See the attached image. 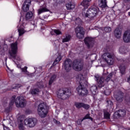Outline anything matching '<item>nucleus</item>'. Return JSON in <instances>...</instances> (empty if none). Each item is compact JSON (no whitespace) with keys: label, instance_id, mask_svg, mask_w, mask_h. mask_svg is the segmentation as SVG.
I'll return each instance as SVG.
<instances>
[{"label":"nucleus","instance_id":"obj_10","mask_svg":"<svg viewBox=\"0 0 130 130\" xmlns=\"http://www.w3.org/2000/svg\"><path fill=\"white\" fill-rule=\"evenodd\" d=\"M17 52H18V45L16 43L12 44L11 45V51L9 52L10 56L16 59Z\"/></svg>","mask_w":130,"mask_h":130},{"label":"nucleus","instance_id":"obj_27","mask_svg":"<svg viewBox=\"0 0 130 130\" xmlns=\"http://www.w3.org/2000/svg\"><path fill=\"white\" fill-rule=\"evenodd\" d=\"M60 60H61V57L59 56L55 59L52 65L55 66L56 64L58 63Z\"/></svg>","mask_w":130,"mask_h":130},{"label":"nucleus","instance_id":"obj_33","mask_svg":"<svg viewBox=\"0 0 130 130\" xmlns=\"http://www.w3.org/2000/svg\"><path fill=\"white\" fill-rule=\"evenodd\" d=\"M82 108H84L85 110H88L90 108V106L88 104L83 103Z\"/></svg>","mask_w":130,"mask_h":130},{"label":"nucleus","instance_id":"obj_38","mask_svg":"<svg viewBox=\"0 0 130 130\" xmlns=\"http://www.w3.org/2000/svg\"><path fill=\"white\" fill-rule=\"evenodd\" d=\"M54 32L56 34V35H61V31H60L58 29H54L53 30Z\"/></svg>","mask_w":130,"mask_h":130},{"label":"nucleus","instance_id":"obj_19","mask_svg":"<svg viewBox=\"0 0 130 130\" xmlns=\"http://www.w3.org/2000/svg\"><path fill=\"white\" fill-rule=\"evenodd\" d=\"M57 77V75L55 74H53L52 75L49 81V86H51V85H52V83H53L54 81H55V80H56Z\"/></svg>","mask_w":130,"mask_h":130},{"label":"nucleus","instance_id":"obj_13","mask_svg":"<svg viewBox=\"0 0 130 130\" xmlns=\"http://www.w3.org/2000/svg\"><path fill=\"white\" fill-rule=\"evenodd\" d=\"M94 78L98 84L99 88H102V87L104 86V78L100 77L98 75L95 76Z\"/></svg>","mask_w":130,"mask_h":130},{"label":"nucleus","instance_id":"obj_50","mask_svg":"<svg viewBox=\"0 0 130 130\" xmlns=\"http://www.w3.org/2000/svg\"><path fill=\"white\" fill-rule=\"evenodd\" d=\"M17 67L18 68V69H21V66L20 64H17Z\"/></svg>","mask_w":130,"mask_h":130},{"label":"nucleus","instance_id":"obj_52","mask_svg":"<svg viewBox=\"0 0 130 130\" xmlns=\"http://www.w3.org/2000/svg\"><path fill=\"white\" fill-rule=\"evenodd\" d=\"M128 16H130V12H128Z\"/></svg>","mask_w":130,"mask_h":130},{"label":"nucleus","instance_id":"obj_41","mask_svg":"<svg viewBox=\"0 0 130 130\" xmlns=\"http://www.w3.org/2000/svg\"><path fill=\"white\" fill-rule=\"evenodd\" d=\"M106 103H107L108 106H111V105L113 104L112 101L111 100H107Z\"/></svg>","mask_w":130,"mask_h":130},{"label":"nucleus","instance_id":"obj_30","mask_svg":"<svg viewBox=\"0 0 130 130\" xmlns=\"http://www.w3.org/2000/svg\"><path fill=\"white\" fill-rule=\"evenodd\" d=\"M90 91L91 93H96V91H97V86L95 85H92L90 88Z\"/></svg>","mask_w":130,"mask_h":130},{"label":"nucleus","instance_id":"obj_7","mask_svg":"<svg viewBox=\"0 0 130 130\" xmlns=\"http://www.w3.org/2000/svg\"><path fill=\"white\" fill-rule=\"evenodd\" d=\"M81 81L79 82L80 85L77 88V91L80 96H87L88 93V89L84 86V85L82 84Z\"/></svg>","mask_w":130,"mask_h":130},{"label":"nucleus","instance_id":"obj_12","mask_svg":"<svg viewBox=\"0 0 130 130\" xmlns=\"http://www.w3.org/2000/svg\"><path fill=\"white\" fill-rule=\"evenodd\" d=\"M84 41L85 45H86L88 48L93 47V45H94V39L87 37L85 38Z\"/></svg>","mask_w":130,"mask_h":130},{"label":"nucleus","instance_id":"obj_34","mask_svg":"<svg viewBox=\"0 0 130 130\" xmlns=\"http://www.w3.org/2000/svg\"><path fill=\"white\" fill-rule=\"evenodd\" d=\"M112 76H113V74L112 73H110L109 75H108L106 79V81L107 82H109L110 81L111 78H112Z\"/></svg>","mask_w":130,"mask_h":130},{"label":"nucleus","instance_id":"obj_28","mask_svg":"<svg viewBox=\"0 0 130 130\" xmlns=\"http://www.w3.org/2000/svg\"><path fill=\"white\" fill-rule=\"evenodd\" d=\"M45 12H48V9L46 8H43L42 9H39L38 14L39 15H40L41 14H42V13H44Z\"/></svg>","mask_w":130,"mask_h":130},{"label":"nucleus","instance_id":"obj_54","mask_svg":"<svg viewBox=\"0 0 130 130\" xmlns=\"http://www.w3.org/2000/svg\"><path fill=\"white\" fill-rule=\"evenodd\" d=\"M128 10H129V9H127V11Z\"/></svg>","mask_w":130,"mask_h":130},{"label":"nucleus","instance_id":"obj_20","mask_svg":"<svg viewBox=\"0 0 130 130\" xmlns=\"http://www.w3.org/2000/svg\"><path fill=\"white\" fill-rule=\"evenodd\" d=\"M22 85L19 84H13L11 87V88H8V91H11V90L15 89L17 90V89H19V88H21Z\"/></svg>","mask_w":130,"mask_h":130},{"label":"nucleus","instance_id":"obj_39","mask_svg":"<svg viewBox=\"0 0 130 130\" xmlns=\"http://www.w3.org/2000/svg\"><path fill=\"white\" fill-rule=\"evenodd\" d=\"M18 127L19 129L23 130L24 129V125H23V123H19L18 125Z\"/></svg>","mask_w":130,"mask_h":130},{"label":"nucleus","instance_id":"obj_21","mask_svg":"<svg viewBox=\"0 0 130 130\" xmlns=\"http://www.w3.org/2000/svg\"><path fill=\"white\" fill-rule=\"evenodd\" d=\"M33 17V13L31 11L28 12L26 13L25 15V20L26 21H28V20H30V19H32Z\"/></svg>","mask_w":130,"mask_h":130},{"label":"nucleus","instance_id":"obj_29","mask_svg":"<svg viewBox=\"0 0 130 130\" xmlns=\"http://www.w3.org/2000/svg\"><path fill=\"white\" fill-rule=\"evenodd\" d=\"M120 72L122 75H124L125 74V66H121L119 68Z\"/></svg>","mask_w":130,"mask_h":130},{"label":"nucleus","instance_id":"obj_14","mask_svg":"<svg viewBox=\"0 0 130 130\" xmlns=\"http://www.w3.org/2000/svg\"><path fill=\"white\" fill-rule=\"evenodd\" d=\"M30 5H31V1L26 0L25 2H24L22 7V11L24 12V13H26L29 11Z\"/></svg>","mask_w":130,"mask_h":130},{"label":"nucleus","instance_id":"obj_45","mask_svg":"<svg viewBox=\"0 0 130 130\" xmlns=\"http://www.w3.org/2000/svg\"><path fill=\"white\" fill-rule=\"evenodd\" d=\"M3 127L4 130H11L9 127L5 126V124H3Z\"/></svg>","mask_w":130,"mask_h":130},{"label":"nucleus","instance_id":"obj_23","mask_svg":"<svg viewBox=\"0 0 130 130\" xmlns=\"http://www.w3.org/2000/svg\"><path fill=\"white\" fill-rule=\"evenodd\" d=\"M99 2L102 4L101 8L103 9H105V8L107 7V2H106V0H99Z\"/></svg>","mask_w":130,"mask_h":130},{"label":"nucleus","instance_id":"obj_22","mask_svg":"<svg viewBox=\"0 0 130 130\" xmlns=\"http://www.w3.org/2000/svg\"><path fill=\"white\" fill-rule=\"evenodd\" d=\"M66 8L68 10H73V9H75V5L72 4V3L69 2V3L66 4Z\"/></svg>","mask_w":130,"mask_h":130},{"label":"nucleus","instance_id":"obj_47","mask_svg":"<svg viewBox=\"0 0 130 130\" xmlns=\"http://www.w3.org/2000/svg\"><path fill=\"white\" fill-rule=\"evenodd\" d=\"M127 83H129V82H130V76H129V77L127 78Z\"/></svg>","mask_w":130,"mask_h":130},{"label":"nucleus","instance_id":"obj_48","mask_svg":"<svg viewBox=\"0 0 130 130\" xmlns=\"http://www.w3.org/2000/svg\"><path fill=\"white\" fill-rule=\"evenodd\" d=\"M130 0H124V2H125L126 4L127 3H129Z\"/></svg>","mask_w":130,"mask_h":130},{"label":"nucleus","instance_id":"obj_5","mask_svg":"<svg viewBox=\"0 0 130 130\" xmlns=\"http://www.w3.org/2000/svg\"><path fill=\"white\" fill-rule=\"evenodd\" d=\"M72 95V92L69 88H60L57 92V96L59 99L66 100L68 98H70V96Z\"/></svg>","mask_w":130,"mask_h":130},{"label":"nucleus","instance_id":"obj_43","mask_svg":"<svg viewBox=\"0 0 130 130\" xmlns=\"http://www.w3.org/2000/svg\"><path fill=\"white\" fill-rule=\"evenodd\" d=\"M53 121L54 123H55V124H60V122L55 119H53Z\"/></svg>","mask_w":130,"mask_h":130},{"label":"nucleus","instance_id":"obj_55","mask_svg":"<svg viewBox=\"0 0 130 130\" xmlns=\"http://www.w3.org/2000/svg\"><path fill=\"white\" fill-rule=\"evenodd\" d=\"M128 130H130V128H129L128 129Z\"/></svg>","mask_w":130,"mask_h":130},{"label":"nucleus","instance_id":"obj_44","mask_svg":"<svg viewBox=\"0 0 130 130\" xmlns=\"http://www.w3.org/2000/svg\"><path fill=\"white\" fill-rule=\"evenodd\" d=\"M18 122H19V123H23V119L21 117H19L18 118Z\"/></svg>","mask_w":130,"mask_h":130},{"label":"nucleus","instance_id":"obj_51","mask_svg":"<svg viewBox=\"0 0 130 130\" xmlns=\"http://www.w3.org/2000/svg\"><path fill=\"white\" fill-rule=\"evenodd\" d=\"M20 60V58H18L17 60Z\"/></svg>","mask_w":130,"mask_h":130},{"label":"nucleus","instance_id":"obj_2","mask_svg":"<svg viewBox=\"0 0 130 130\" xmlns=\"http://www.w3.org/2000/svg\"><path fill=\"white\" fill-rule=\"evenodd\" d=\"M63 67L65 71L69 73L72 70V67L76 72H81L84 68V63L82 60L76 59L73 61L70 58L66 59L63 63Z\"/></svg>","mask_w":130,"mask_h":130},{"label":"nucleus","instance_id":"obj_36","mask_svg":"<svg viewBox=\"0 0 130 130\" xmlns=\"http://www.w3.org/2000/svg\"><path fill=\"white\" fill-rule=\"evenodd\" d=\"M18 31L19 33V36H22V35L25 33V31H24V29H18Z\"/></svg>","mask_w":130,"mask_h":130},{"label":"nucleus","instance_id":"obj_1","mask_svg":"<svg viewBox=\"0 0 130 130\" xmlns=\"http://www.w3.org/2000/svg\"><path fill=\"white\" fill-rule=\"evenodd\" d=\"M91 0H83L81 3V5L84 7V9L82 11V16L84 18H89L90 19L96 17L99 13L100 10L99 8L96 6H92L88 10H86L88 9V7L90 6L89 3L91 2Z\"/></svg>","mask_w":130,"mask_h":130},{"label":"nucleus","instance_id":"obj_35","mask_svg":"<svg viewBox=\"0 0 130 130\" xmlns=\"http://www.w3.org/2000/svg\"><path fill=\"white\" fill-rule=\"evenodd\" d=\"M104 30L106 33H110V32H111V28L109 26L105 27Z\"/></svg>","mask_w":130,"mask_h":130},{"label":"nucleus","instance_id":"obj_46","mask_svg":"<svg viewBox=\"0 0 130 130\" xmlns=\"http://www.w3.org/2000/svg\"><path fill=\"white\" fill-rule=\"evenodd\" d=\"M65 1L66 0H59V4H62V3H64Z\"/></svg>","mask_w":130,"mask_h":130},{"label":"nucleus","instance_id":"obj_25","mask_svg":"<svg viewBox=\"0 0 130 130\" xmlns=\"http://www.w3.org/2000/svg\"><path fill=\"white\" fill-rule=\"evenodd\" d=\"M71 38H72V36H71L70 35H68L66 36V38H64V39H62V42L63 43L69 42V41H70V40H71Z\"/></svg>","mask_w":130,"mask_h":130},{"label":"nucleus","instance_id":"obj_8","mask_svg":"<svg viewBox=\"0 0 130 130\" xmlns=\"http://www.w3.org/2000/svg\"><path fill=\"white\" fill-rule=\"evenodd\" d=\"M37 119L35 118H29L25 119L24 121L25 125H28L29 127H34L37 124Z\"/></svg>","mask_w":130,"mask_h":130},{"label":"nucleus","instance_id":"obj_16","mask_svg":"<svg viewBox=\"0 0 130 130\" xmlns=\"http://www.w3.org/2000/svg\"><path fill=\"white\" fill-rule=\"evenodd\" d=\"M126 114V112L124 109H120L114 113V115H117L118 117H123Z\"/></svg>","mask_w":130,"mask_h":130},{"label":"nucleus","instance_id":"obj_17","mask_svg":"<svg viewBox=\"0 0 130 130\" xmlns=\"http://www.w3.org/2000/svg\"><path fill=\"white\" fill-rule=\"evenodd\" d=\"M114 34L116 38L119 39L121 37V30L119 28H116L114 31Z\"/></svg>","mask_w":130,"mask_h":130},{"label":"nucleus","instance_id":"obj_6","mask_svg":"<svg viewBox=\"0 0 130 130\" xmlns=\"http://www.w3.org/2000/svg\"><path fill=\"white\" fill-rule=\"evenodd\" d=\"M103 60L106 62L108 66H113V58H112V54L110 52H106L102 55Z\"/></svg>","mask_w":130,"mask_h":130},{"label":"nucleus","instance_id":"obj_3","mask_svg":"<svg viewBox=\"0 0 130 130\" xmlns=\"http://www.w3.org/2000/svg\"><path fill=\"white\" fill-rule=\"evenodd\" d=\"M25 102L26 100L24 98L18 96L16 99V95H13L11 98L9 106H13L15 104L16 107L23 108L25 106Z\"/></svg>","mask_w":130,"mask_h":130},{"label":"nucleus","instance_id":"obj_53","mask_svg":"<svg viewBox=\"0 0 130 130\" xmlns=\"http://www.w3.org/2000/svg\"><path fill=\"white\" fill-rule=\"evenodd\" d=\"M26 112H28V110H26Z\"/></svg>","mask_w":130,"mask_h":130},{"label":"nucleus","instance_id":"obj_18","mask_svg":"<svg viewBox=\"0 0 130 130\" xmlns=\"http://www.w3.org/2000/svg\"><path fill=\"white\" fill-rule=\"evenodd\" d=\"M40 92V89H39V88H38L31 89H30L29 90L30 94L32 95V96L34 95H38Z\"/></svg>","mask_w":130,"mask_h":130},{"label":"nucleus","instance_id":"obj_42","mask_svg":"<svg viewBox=\"0 0 130 130\" xmlns=\"http://www.w3.org/2000/svg\"><path fill=\"white\" fill-rule=\"evenodd\" d=\"M27 69H28V67H24V68L21 69L22 72L23 73H27Z\"/></svg>","mask_w":130,"mask_h":130},{"label":"nucleus","instance_id":"obj_4","mask_svg":"<svg viewBox=\"0 0 130 130\" xmlns=\"http://www.w3.org/2000/svg\"><path fill=\"white\" fill-rule=\"evenodd\" d=\"M37 111L39 116L41 118H44L47 116L49 110L46 104L44 103H42L38 105Z\"/></svg>","mask_w":130,"mask_h":130},{"label":"nucleus","instance_id":"obj_49","mask_svg":"<svg viewBox=\"0 0 130 130\" xmlns=\"http://www.w3.org/2000/svg\"><path fill=\"white\" fill-rule=\"evenodd\" d=\"M119 51H122L123 52H124V51H122V47H120V48H119Z\"/></svg>","mask_w":130,"mask_h":130},{"label":"nucleus","instance_id":"obj_32","mask_svg":"<svg viewBox=\"0 0 130 130\" xmlns=\"http://www.w3.org/2000/svg\"><path fill=\"white\" fill-rule=\"evenodd\" d=\"M75 22L76 25H80V24H82V19H81L80 17H77L76 18Z\"/></svg>","mask_w":130,"mask_h":130},{"label":"nucleus","instance_id":"obj_37","mask_svg":"<svg viewBox=\"0 0 130 130\" xmlns=\"http://www.w3.org/2000/svg\"><path fill=\"white\" fill-rule=\"evenodd\" d=\"M110 90L109 89H106L104 91V94L106 96H108V95H110Z\"/></svg>","mask_w":130,"mask_h":130},{"label":"nucleus","instance_id":"obj_11","mask_svg":"<svg viewBox=\"0 0 130 130\" xmlns=\"http://www.w3.org/2000/svg\"><path fill=\"white\" fill-rule=\"evenodd\" d=\"M124 98V93L121 91H118L116 94H114V98L117 102L121 103L123 101Z\"/></svg>","mask_w":130,"mask_h":130},{"label":"nucleus","instance_id":"obj_26","mask_svg":"<svg viewBox=\"0 0 130 130\" xmlns=\"http://www.w3.org/2000/svg\"><path fill=\"white\" fill-rule=\"evenodd\" d=\"M104 117L105 119H110V114L108 111H104Z\"/></svg>","mask_w":130,"mask_h":130},{"label":"nucleus","instance_id":"obj_24","mask_svg":"<svg viewBox=\"0 0 130 130\" xmlns=\"http://www.w3.org/2000/svg\"><path fill=\"white\" fill-rule=\"evenodd\" d=\"M83 103L82 102H75L74 105L76 108H78V109H80V108H82Z\"/></svg>","mask_w":130,"mask_h":130},{"label":"nucleus","instance_id":"obj_40","mask_svg":"<svg viewBox=\"0 0 130 130\" xmlns=\"http://www.w3.org/2000/svg\"><path fill=\"white\" fill-rule=\"evenodd\" d=\"M83 119H79L77 120V123L78 124V125H81L82 124V122H83Z\"/></svg>","mask_w":130,"mask_h":130},{"label":"nucleus","instance_id":"obj_31","mask_svg":"<svg viewBox=\"0 0 130 130\" xmlns=\"http://www.w3.org/2000/svg\"><path fill=\"white\" fill-rule=\"evenodd\" d=\"M82 119L83 120H85V119H90L91 121H93V118L90 116V114L89 113L87 114Z\"/></svg>","mask_w":130,"mask_h":130},{"label":"nucleus","instance_id":"obj_9","mask_svg":"<svg viewBox=\"0 0 130 130\" xmlns=\"http://www.w3.org/2000/svg\"><path fill=\"white\" fill-rule=\"evenodd\" d=\"M76 36L79 39H83L85 37V28L82 26H78L75 28Z\"/></svg>","mask_w":130,"mask_h":130},{"label":"nucleus","instance_id":"obj_15","mask_svg":"<svg viewBox=\"0 0 130 130\" xmlns=\"http://www.w3.org/2000/svg\"><path fill=\"white\" fill-rule=\"evenodd\" d=\"M123 40L125 43L130 42V31H126L124 32L123 36Z\"/></svg>","mask_w":130,"mask_h":130}]
</instances>
